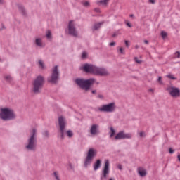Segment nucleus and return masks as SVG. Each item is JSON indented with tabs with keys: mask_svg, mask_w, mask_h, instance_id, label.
Wrapping results in <instances>:
<instances>
[{
	"mask_svg": "<svg viewBox=\"0 0 180 180\" xmlns=\"http://www.w3.org/2000/svg\"><path fill=\"white\" fill-rule=\"evenodd\" d=\"M91 93H92V94H96V91L93 90V91H91Z\"/></svg>",
	"mask_w": 180,
	"mask_h": 180,
	"instance_id": "nucleus-44",
	"label": "nucleus"
},
{
	"mask_svg": "<svg viewBox=\"0 0 180 180\" xmlns=\"http://www.w3.org/2000/svg\"><path fill=\"white\" fill-rule=\"evenodd\" d=\"M166 77H167V78H169L170 79H173V80L176 79V77H175L174 76V75H172V74H169V75H166Z\"/></svg>",
	"mask_w": 180,
	"mask_h": 180,
	"instance_id": "nucleus-21",
	"label": "nucleus"
},
{
	"mask_svg": "<svg viewBox=\"0 0 180 180\" xmlns=\"http://www.w3.org/2000/svg\"><path fill=\"white\" fill-rule=\"evenodd\" d=\"M99 112H106L107 113H112L116 110V104L110 103L109 104L103 105L98 108Z\"/></svg>",
	"mask_w": 180,
	"mask_h": 180,
	"instance_id": "nucleus-7",
	"label": "nucleus"
},
{
	"mask_svg": "<svg viewBox=\"0 0 180 180\" xmlns=\"http://www.w3.org/2000/svg\"><path fill=\"white\" fill-rule=\"evenodd\" d=\"M77 85H78L82 89H84L85 91H88L91 88V85H92L95 82V79L91 78L89 79H77L75 80Z\"/></svg>",
	"mask_w": 180,
	"mask_h": 180,
	"instance_id": "nucleus-6",
	"label": "nucleus"
},
{
	"mask_svg": "<svg viewBox=\"0 0 180 180\" xmlns=\"http://www.w3.org/2000/svg\"><path fill=\"white\" fill-rule=\"evenodd\" d=\"M30 136L27 140L25 148L30 151H34L36 147H37V139L36 135L37 134V130L32 129L30 131Z\"/></svg>",
	"mask_w": 180,
	"mask_h": 180,
	"instance_id": "nucleus-2",
	"label": "nucleus"
},
{
	"mask_svg": "<svg viewBox=\"0 0 180 180\" xmlns=\"http://www.w3.org/2000/svg\"><path fill=\"white\" fill-rule=\"evenodd\" d=\"M161 36H162V39H165V37H167V36H168V34L165 31H162Z\"/></svg>",
	"mask_w": 180,
	"mask_h": 180,
	"instance_id": "nucleus-23",
	"label": "nucleus"
},
{
	"mask_svg": "<svg viewBox=\"0 0 180 180\" xmlns=\"http://www.w3.org/2000/svg\"><path fill=\"white\" fill-rule=\"evenodd\" d=\"M98 129H99V125L96 124L91 125L90 129L91 134H92V136H96V134L99 133Z\"/></svg>",
	"mask_w": 180,
	"mask_h": 180,
	"instance_id": "nucleus-14",
	"label": "nucleus"
},
{
	"mask_svg": "<svg viewBox=\"0 0 180 180\" xmlns=\"http://www.w3.org/2000/svg\"><path fill=\"white\" fill-rule=\"evenodd\" d=\"M84 6H89V2L88 1H85L84 4H83Z\"/></svg>",
	"mask_w": 180,
	"mask_h": 180,
	"instance_id": "nucleus-34",
	"label": "nucleus"
},
{
	"mask_svg": "<svg viewBox=\"0 0 180 180\" xmlns=\"http://www.w3.org/2000/svg\"><path fill=\"white\" fill-rule=\"evenodd\" d=\"M162 77H158V81L159 84H162Z\"/></svg>",
	"mask_w": 180,
	"mask_h": 180,
	"instance_id": "nucleus-30",
	"label": "nucleus"
},
{
	"mask_svg": "<svg viewBox=\"0 0 180 180\" xmlns=\"http://www.w3.org/2000/svg\"><path fill=\"white\" fill-rule=\"evenodd\" d=\"M115 133H116V131H115L113 127H111L110 128V137L114 136Z\"/></svg>",
	"mask_w": 180,
	"mask_h": 180,
	"instance_id": "nucleus-22",
	"label": "nucleus"
},
{
	"mask_svg": "<svg viewBox=\"0 0 180 180\" xmlns=\"http://www.w3.org/2000/svg\"><path fill=\"white\" fill-rule=\"evenodd\" d=\"M98 151L95 148H90L87 153V156L84 162V167H88V165H91V162H92V160H94V157L96 155Z\"/></svg>",
	"mask_w": 180,
	"mask_h": 180,
	"instance_id": "nucleus-8",
	"label": "nucleus"
},
{
	"mask_svg": "<svg viewBox=\"0 0 180 180\" xmlns=\"http://www.w3.org/2000/svg\"><path fill=\"white\" fill-rule=\"evenodd\" d=\"M127 26H128V27H131V24H130V22H127Z\"/></svg>",
	"mask_w": 180,
	"mask_h": 180,
	"instance_id": "nucleus-37",
	"label": "nucleus"
},
{
	"mask_svg": "<svg viewBox=\"0 0 180 180\" xmlns=\"http://www.w3.org/2000/svg\"><path fill=\"white\" fill-rule=\"evenodd\" d=\"M117 168H118V169H120V171H122V169H123V167H122V165H120V164L117 165Z\"/></svg>",
	"mask_w": 180,
	"mask_h": 180,
	"instance_id": "nucleus-33",
	"label": "nucleus"
},
{
	"mask_svg": "<svg viewBox=\"0 0 180 180\" xmlns=\"http://www.w3.org/2000/svg\"><path fill=\"white\" fill-rule=\"evenodd\" d=\"M44 136H49V132L46 131L44 132Z\"/></svg>",
	"mask_w": 180,
	"mask_h": 180,
	"instance_id": "nucleus-40",
	"label": "nucleus"
},
{
	"mask_svg": "<svg viewBox=\"0 0 180 180\" xmlns=\"http://www.w3.org/2000/svg\"><path fill=\"white\" fill-rule=\"evenodd\" d=\"M125 45L127 47H129V41H125Z\"/></svg>",
	"mask_w": 180,
	"mask_h": 180,
	"instance_id": "nucleus-36",
	"label": "nucleus"
},
{
	"mask_svg": "<svg viewBox=\"0 0 180 180\" xmlns=\"http://www.w3.org/2000/svg\"><path fill=\"white\" fill-rule=\"evenodd\" d=\"M138 173L141 177L146 176L147 175V171L143 167L138 168Z\"/></svg>",
	"mask_w": 180,
	"mask_h": 180,
	"instance_id": "nucleus-15",
	"label": "nucleus"
},
{
	"mask_svg": "<svg viewBox=\"0 0 180 180\" xmlns=\"http://www.w3.org/2000/svg\"><path fill=\"white\" fill-rule=\"evenodd\" d=\"M99 98H103V96H99Z\"/></svg>",
	"mask_w": 180,
	"mask_h": 180,
	"instance_id": "nucleus-48",
	"label": "nucleus"
},
{
	"mask_svg": "<svg viewBox=\"0 0 180 180\" xmlns=\"http://www.w3.org/2000/svg\"><path fill=\"white\" fill-rule=\"evenodd\" d=\"M124 139H131V134L121 131L115 137V140H123Z\"/></svg>",
	"mask_w": 180,
	"mask_h": 180,
	"instance_id": "nucleus-12",
	"label": "nucleus"
},
{
	"mask_svg": "<svg viewBox=\"0 0 180 180\" xmlns=\"http://www.w3.org/2000/svg\"><path fill=\"white\" fill-rule=\"evenodd\" d=\"M96 12H98V11H99V9H96Z\"/></svg>",
	"mask_w": 180,
	"mask_h": 180,
	"instance_id": "nucleus-49",
	"label": "nucleus"
},
{
	"mask_svg": "<svg viewBox=\"0 0 180 180\" xmlns=\"http://www.w3.org/2000/svg\"><path fill=\"white\" fill-rule=\"evenodd\" d=\"M108 2H109V0H102L98 1V4H101V5H108Z\"/></svg>",
	"mask_w": 180,
	"mask_h": 180,
	"instance_id": "nucleus-20",
	"label": "nucleus"
},
{
	"mask_svg": "<svg viewBox=\"0 0 180 180\" xmlns=\"http://www.w3.org/2000/svg\"><path fill=\"white\" fill-rule=\"evenodd\" d=\"M144 43H145V44H148V41L145 40V41H144Z\"/></svg>",
	"mask_w": 180,
	"mask_h": 180,
	"instance_id": "nucleus-42",
	"label": "nucleus"
},
{
	"mask_svg": "<svg viewBox=\"0 0 180 180\" xmlns=\"http://www.w3.org/2000/svg\"><path fill=\"white\" fill-rule=\"evenodd\" d=\"M2 2V0H0V3Z\"/></svg>",
	"mask_w": 180,
	"mask_h": 180,
	"instance_id": "nucleus-50",
	"label": "nucleus"
},
{
	"mask_svg": "<svg viewBox=\"0 0 180 180\" xmlns=\"http://www.w3.org/2000/svg\"><path fill=\"white\" fill-rule=\"evenodd\" d=\"M54 176L57 180H60V178H58V173L57 172H54Z\"/></svg>",
	"mask_w": 180,
	"mask_h": 180,
	"instance_id": "nucleus-28",
	"label": "nucleus"
},
{
	"mask_svg": "<svg viewBox=\"0 0 180 180\" xmlns=\"http://www.w3.org/2000/svg\"><path fill=\"white\" fill-rule=\"evenodd\" d=\"M0 119H2V120H13V119H16V114H15L13 110L9 108H1Z\"/></svg>",
	"mask_w": 180,
	"mask_h": 180,
	"instance_id": "nucleus-4",
	"label": "nucleus"
},
{
	"mask_svg": "<svg viewBox=\"0 0 180 180\" xmlns=\"http://www.w3.org/2000/svg\"><path fill=\"white\" fill-rule=\"evenodd\" d=\"M110 164L109 163L108 160H105L104 167H103L101 175V180L106 179L107 176H109V174L110 172Z\"/></svg>",
	"mask_w": 180,
	"mask_h": 180,
	"instance_id": "nucleus-9",
	"label": "nucleus"
},
{
	"mask_svg": "<svg viewBox=\"0 0 180 180\" xmlns=\"http://www.w3.org/2000/svg\"><path fill=\"white\" fill-rule=\"evenodd\" d=\"M101 160H97L96 162L94 165V171H98V169H99V168H101Z\"/></svg>",
	"mask_w": 180,
	"mask_h": 180,
	"instance_id": "nucleus-16",
	"label": "nucleus"
},
{
	"mask_svg": "<svg viewBox=\"0 0 180 180\" xmlns=\"http://www.w3.org/2000/svg\"><path fill=\"white\" fill-rule=\"evenodd\" d=\"M83 71L94 74V75H99L100 77H106V75H109V72L106 68H99L89 64H85L83 66Z\"/></svg>",
	"mask_w": 180,
	"mask_h": 180,
	"instance_id": "nucleus-1",
	"label": "nucleus"
},
{
	"mask_svg": "<svg viewBox=\"0 0 180 180\" xmlns=\"http://www.w3.org/2000/svg\"><path fill=\"white\" fill-rule=\"evenodd\" d=\"M149 2H150V4H155V1L154 0H149Z\"/></svg>",
	"mask_w": 180,
	"mask_h": 180,
	"instance_id": "nucleus-38",
	"label": "nucleus"
},
{
	"mask_svg": "<svg viewBox=\"0 0 180 180\" xmlns=\"http://www.w3.org/2000/svg\"><path fill=\"white\" fill-rule=\"evenodd\" d=\"M169 153H170V154H174V150H172V148H169Z\"/></svg>",
	"mask_w": 180,
	"mask_h": 180,
	"instance_id": "nucleus-35",
	"label": "nucleus"
},
{
	"mask_svg": "<svg viewBox=\"0 0 180 180\" xmlns=\"http://www.w3.org/2000/svg\"><path fill=\"white\" fill-rule=\"evenodd\" d=\"M139 136H140V137H145L146 136V134L142 131V132H140Z\"/></svg>",
	"mask_w": 180,
	"mask_h": 180,
	"instance_id": "nucleus-31",
	"label": "nucleus"
},
{
	"mask_svg": "<svg viewBox=\"0 0 180 180\" xmlns=\"http://www.w3.org/2000/svg\"><path fill=\"white\" fill-rule=\"evenodd\" d=\"M174 57H177V58H179L180 57V53L179 51H177L174 53Z\"/></svg>",
	"mask_w": 180,
	"mask_h": 180,
	"instance_id": "nucleus-27",
	"label": "nucleus"
},
{
	"mask_svg": "<svg viewBox=\"0 0 180 180\" xmlns=\"http://www.w3.org/2000/svg\"><path fill=\"white\" fill-rule=\"evenodd\" d=\"M177 158H178L179 161L180 162V155H178Z\"/></svg>",
	"mask_w": 180,
	"mask_h": 180,
	"instance_id": "nucleus-45",
	"label": "nucleus"
},
{
	"mask_svg": "<svg viewBox=\"0 0 180 180\" xmlns=\"http://www.w3.org/2000/svg\"><path fill=\"white\" fill-rule=\"evenodd\" d=\"M68 32L69 34H71V36H74L75 37H76V36H78V32H77V30H75L74 21H70L68 25Z\"/></svg>",
	"mask_w": 180,
	"mask_h": 180,
	"instance_id": "nucleus-13",
	"label": "nucleus"
},
{
	"mask_svg": "<svg viewBox=\"0 0 180 180\" xmlns=\"http://www.w3.org/2000/svg\"><path fill=\"white\" fill-rule=\"evenodd\" d=\"M4 78L6 81H8V82H12V81H13V79L12 78V77H11V75L5 76Z\"/></svg>",
	"mask_w": 180,
	"mask_h": 180,
	"instance_id": "nucleus-19",
	"label": "nucleus"
},
{
	"mask_svg": "<svg viewBox=\"0 0 180 180\" xmlns=\"http://www.w3.org/2000/svg\"><path fill=\"white\" fill-rule=\"evenodd\" d=\"M103 25V22H98L94 24V25L93 26L92 30H98V29H99L101 27V25Z\"/></svg>",
	"mask_w": 180,
	"mask_h": 180,
	"instance_id": "nucleus-17",
	"label": "nucleus"
},
{
	"mask_svg": "<svg viewBox=\"0 0 180 180\" xmlns=\"http://www.w3.org/2000/svg\"><path fill=\"white\" fill-rule=\"evenodd\" d=\"M39 64L40 68H44V63H43V61L39 60Z\"/></svg>",
	"mask_w": 180,
	"mask_h": 180,
	"instance_id": "nucleus-26",
	"label": "nucleus"
},
{
	"mask_svg": "<svg viewBox=\"0 0 180 180\" xmlns=\"http://www.w3.org/2000/svg\"><path fill=\"white\" fill-rule=\"evenodd\" d=\"M58 67L55 66L52 70V75L50 77L48 78L49 82L51 84H56L58 81Z\"/></svg>",
	"mask_w": 180,
	"mask_h": 180,
	"instance_id": "nucleus-10",
	"label": "nucleus"
},
{
	"mask_svg": "<svg viewBox=\"0 0 180 180\" xmlns=\"http://www.w3.org/2000/svg\"><path fill=\"white\" fill-rule=\"evenodd\" d=\"M149 92H154L153 89H149Z\"/></svg>",
	"mask_w": 180,
	"mask_h": 180,
	"instance_id": "nucleus-41",
	"label": "nucleus"
},
{
	"mask_svg": "<svg viewBox=\"0 0 180 180\" xmlns=\"http://www.w3.org/2000/svg\"><path fill=\"white\" fill-rule=\"evenodd\" d=\"M120 51L121 53V54H124V49H123V48H120Z\"/></svg>",
	"mask_w": 180,
	"mask_h": 180,
	"instance_id": "nucleus-32",
	"label": "nucleus"
},
{
	"mask_svg": "<svg viewBox=\"0 0 180 180\" xmlns=\"http://www.w3.org/2000/svg\"><path fill=\"white\" fill-rule=\"evenodd\" d=\"M134 60H135L136 63H137L138 64H141V60H139V58L137 57L134 58Z\"/></svg>",
	"mask_w": 180,
	"mask_h": 180,
	"instance_id": "nucleus-29",
	"label": "nucleus"
},
{
	"mask_svg": "<svg viewBox=\"0 0 180 180\" xmlns=\"http://www.w3.org/2000/svg\"><path fill=\"white\" fill-rule=\"evenodd\" d=\"M58 124L60 127V133L61 139H64V136L66 134L68 137L71 138L74 136V132L71 130H68L65 132V126H67V121L65 118L63 116L58 117Z\"/></svg>",
	"mask_w": 180,
	"mask_h": 180,
	"instance_id": "nucleus-3",
	"label": "nucleus"
},
{
	"mask_svg": "<svg viewBox=\"0 0 180 180\" xmlns=\"http://www.w3.org/2000/svg\"><path fill=\"white\" fill-rule=\"evenodd\" d=\"M167 91L172 98H179L180 96V90L176 87L169 86Z\"/></svg>",
	"mask_w": 180,
	"mask_h": 180,
	"instance_id": "nucleus-11",
	"label": "nucleus"
},
{
	"mask_svg": "<svg viewBox=\"0 0 180 180\" xmlns=\"http://www.w3.org/2000/svg\"><path fill=\"white\" fill-rule=\"evenodd\" d=\"M46 37H47V39H51V32L47 31Z\"/></svg>",
	"mask_w": 180,
	"mask_h": 180,
	"instance_id": "nucleus-25",
	"label": "nucleus"
},
{
	"mask_svg": "<svg viewBox=\"0 0 180 180\" xmlns=\"http://www.w3.org/2000/svg\"><path fill=\"white\" fill-rule=\"evenodd\" d=\"M21 11H22V12L23 13H25V8H21Z\"/></svg>",
	"mask_w": 180,
	"mask_h": 180,
	"instance_id": "nucleus-43",
	"label": "nucleus"
},
{
	"mask_svg": "<svg viewBox=\"0 0 180 180\" xmlns=\"http://www.w3.org/2000/svg\"><path fill=\"white\" fill-rule=\"evenodd\" d=\"M35 44H37L39 47H41V46H42L41 39L37 38L35 40Z\"/></svg>",
	"mask_w": 180,
	"mask_h": 180,
	"instance_id": "nucleus-18",
	"label": "nucleus"
},
{
	"mask_svg": "<svg viewBox=\"0 0 180 180\" xmlns=\"http://www.w3.org/2000/svg\"><path fill=\"white\" fill-rule=\"evenodd\" d=\"M136 49H139V46H136Z\"/></svg>",
	"mask_w": 180,
	"mask_h": 180,
	"instance_id": "nucleus-47",
	"label": "nucleus"
},
{
	"mask_svg": "<svg viewBox=\"0 0 180 180\" xmlns=\"http://www.w3.org/2000/svg\"><path fill=\"white\" fill-rule=\"evenodd\" d=\"M116 44V43H115V42H111L110 44V46H115Z\"/></svg>",
	"mask_w": 180,
	"mask_h": 180,
	"instance_id": "nucleus-39",
	"label": "nucleus"
},
{
	"mask_svg": "<svg viewBox=\"0 0 180 180\" xmlns=\"http://www.w3.org/2000/svg\"><path fill=\"white\" fill-rule=\"evenodd\" d=\"M129 16H130V18H134V15H133V14H131Z\"/></svg>",
	"mask_w": 180,
	"mask_h": 180,
	"instance_id": "nucleus-46",
	"label": "nucleus"
},
{
	"mask_svg": "<svg viewBox=\"0 0 180 180\" xmlns=\"http://www.w3.org/2000/svg\"><path fill=\"white\" fill-rule=\"evenodd\" d=\"M44 85V77L41 75L37 76L32 82V92L34 94H39L40 89Z\"/></svg>",
	"mask_w": 180,
	"mask_h": 180,
	"instance_id": "nucleus-5",
	"label": "nucleus"
},
{
	"mask_svg": "<svg viewBox=\"0 0 180 180\" xmlns=\"http://www.w3.org/2000/svg\"><path fill=\"white\" fill-rule=\"evenodd\" d=\"M86 57H88V53L83 52L82 55V58L85 59V58H86Z\"/></svg>",
	"mask_w": 180,
	"mask_h": 180,
	"instance_id": "nucleus-24",
	"label": "nucleus"
}]
</instances>
